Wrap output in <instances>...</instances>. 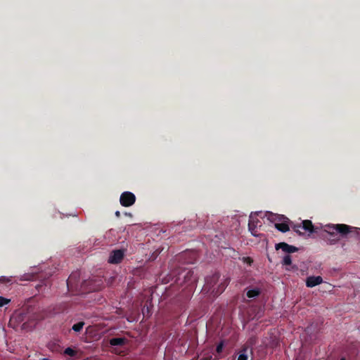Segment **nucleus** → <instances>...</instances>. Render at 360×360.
Segmentation results:
<instances>
[{"mask_svg":"<svg viewBox=\"0 0 360 360\" xmlns=\"http://www.w3.org/2000/svg\"><path fill=\"white\" fill-rule=\"evenodd\" d=\"M219 277V273H215L211 276H207L205 278V283L202 288L203 292L210 293L213 297H217L221 294L228 285L229 280L228 278L224 279L217 285Z\"/></svg>","mask_w":360,"mask_h":360,"instance_id":"1","label":"nucleus"},{"mask_svg":"<svg viewBox=\"0 0 360 360\" xmlns=\"http://www.w3.org/2000/svg\"><path fill=\"white\" fill-rule=\"evenodd\" d=\"M353 226L345 224H328L324 226L323 231L332 237L336 236L337 233H339L342 237H345L347 234L353 233Z\"/></svg>","mask_w":360,"mask_h":360,"instance_id":"2","label":"nucleus"},{"mask_svg":"<svg viewBox=\"0 0 360 360\" xmlns=\"http://www.w3.org/2000/svg\"><path fill=\"white\" fill-rule=\"evenodd\" d=\"M197 277L194 274L193 270H184L179 272L174 280V283L177 285L187 284L191 285L195 283Z\"/></svg>","mask_w":360,"mask_h":360,"instance_id":"3","label":"nucleus"},{"mask_svg":"<svg viewBox=\"0 0 360 360\" xmlns=\"http://www.w3.org/2000/svg\"><path fill=\"white\" fill-rule=\"evenodd\" d=\"M292 229L299 235L303 234V233L301 232L300 229H302L304 231L309 232L310 233L316 232L311 221L307 219L302 221V224L294 225Z\"/></svg>","mask_w":360,"mask_h":360,"instance_id":"4","label":"nucleus"},{"mask_svg":"<svg viewBox=\"0 0 360 360\" xmlns=\"http://www.w3.org/2000/svg\"><path fill=\"white\" fill-rule=\"evenodd\" d=\"M136 201V196L134 193L129 191H125L120 195V202L124 207H129L134 204Z\"/></svg>","mask_w":360,"mask_h":360,"instance_id":"5","label":"nucleus"},{"mask_svg":"<svg viewBox=\"0 0 360 360\" xmlns=\"http://www.w3.org/2000/svg\"><path fill=\"white\" fill-rule=\"evenodd\" d=\"M124 256V251L123 250H113L108 258V262L110 264H120Z\"/></svg>","mask_w":360,"mask_h":360,"instance_id":"6","label":"nucleus"},{"mask_svg":"<svg viewBox=\"0 0 360 360\" xmlns=\"http://www.w3.org/2000/svg\"><path fill=\"white\" fill-rule=\"evenodd\" d=\"M258 224H261L260 221L256 217L250 214L248 222V228L251 233L255 236L257 235L256 229L258 226Z\"/></svg>","mask_w":360,"mask_h":360,"instance_id":"7","label":"nucleus"},{"mask_svg":"<svg viewBox=\"0 0 360 360\" xmlns=\"http://www.w3.org/2000/svg\"><path fill=\"white\" fill-rule=\"evenodd\" d=\"M276 250L281 249L283 252L287 253H293L298 250V248L295 246L289 245L284 242L276 244Z\"/></svg>","mask_w":360,"mask_h":360,"instance_id":"8","label":"nucleus"},{"mask_svg":"<svg viewBox=\"0 0 360 360\" xmlns=\"http://www.w3.org/2000/svg\"><path fill=\"white\" fill-rule=\"evenodd\" d=\"M323 282V278L320 276H309L307 278L306 285L309 288L314 287L321 284Z\"/></svg>","mask_w":360,"mask_h":360,"instance_id":"9","label":"nucleus"},{"mask_svg":"<svg viewBox=\"0 0 360 360\" xmlns=\"http://www.w3.org/2000/svg\"><path fill=\"white\" fill-rule=\"evenodd\" d=\"M79 278V274L77 273L72 274L69 278H68L66 283L67 286L69 290H70L72 288H73V285L76 282H77V280Z\"/></svg>","mask_w":360,"mask_h":360,"instance_id":"10","label":"nucleus"},{"mask_svg":"<svg viewBox=\"0 0 360 360\" xmlns=\"http://www.w3.org/2000/svg\"><path fill=\"white\" fill-rule=\"evenodd\" d=\"M127 340L124 338H114L110 340V345L112 346H121L126 344Z\"/></svg>","mask_w":360,"mask_h":360,"instance_id":"11","label":"nucleus"},{"mask_svg":"<svg viewBox=\"0 0 360 360\" xmlns=\"http://www.w3.org/2000/svg\"><path fill=\"white\" fill-rule=\"evenodd\" d=\"M275 227L280 231L285 233L289 231V226L286 223H277L275 224Z\"/></svg>","mask_w":360,"mask_h":360,"instance_id":"12","label":"nucleus"},{"mask_svg":"<svg viewBox=\"0 0 360 360\" xmlns=\"http://www.w3.org/2000/svg\"><path fill=\"white\" fill-rule=\"evenodd\" d=\"M224 349V342L221 341L216 347V354H214V359H219L221 358L220 354L222 352Z\"/></svg>","mask_w":360,"mask_h":360,"instance_id":"13","label":"nucleus"},{"mask_svg":"<svg viewBox=\"0 0 360 360\" xmlns=\"http://www.w3.org/2000/svg\"><path fill=\"white\" fill-rule=\"evenodd\" d=\"M260 294V290L259 289H252L249 290L246 295L249 298H254L255 297H257Z\"/></svg>","mask_w":360,"mask_h":360,"instance_id":"14","label":"nucleus"},{"mask_svg":"<svg viewBox=\"0 0 360 360\" xmlns=\"http://www.w3.org/2000/svg\"><path fill=\"white\" fill-rule=\"evenodd\" d=\"M84 326V322L80 321V322H78V323L74 324L72 327V329L75 332H80L82 330V329L83 328Z\"/></svg>","mask_w":360,"mask_h":360,"instance_id":"15","label":"nucleus"},{"mask_svg":"<svg viewBox=\"0 0 360 360\" xmlns=\"http://www.w3.org/2000/svg\"><path fill=\"white\" fill-rule=\"evenodd\" d=\"M248 349L244 347L240 352L239 356L238 357V360H248V354H247Z\"/></svg>","mask_w":360,"mask_h":360,"instance_id":"16","label":"nucleus"},{"mask_svg":"<svg viewBox=\"0 0 360 360\" xmlns=\"http://www.w3.org/2000/svg\"><path fill=\"white\" fill-rule=\"evenodd\" d=\"M13 278L12 276L6 277V276H0V283L7 284V283H12Z\"/></svg>","mask_w":360,"mask_h":360,"instance_id":"17","label":"nucleus"},{"mask_svg":"<svg viewBox=\"0 0 360 360\" xmlns=\"http://www.w3.org/2000/svg\"><path fill=\"white\" fill-rule=\"evenodd\" d=\"M282 264L285 266L290 265L292 264L291 257L289 255L284 256Z\"/></svg>","mask_w":360,"mask_h":360,"instance_id":"18","label":"nucleus"},{"mask_svg":"<svg viewBox=\"0 0 360 360\" xmlns=\"http://www.w3.org/2000/svg\"><path fill=\"white\" fill-rule=\"evenodd\" d=\"M64 354L70 356H74L76 354V352L71 347H67L64 351Z\"/></svg>","mask_w":360,"mask_h":360,"instance_id":"19","label":"nucleus"},{"mask_svg":"<svg viewBox=\"0 0 360 360\" xmlns=\"http://www.w3.org/2000/svg\"><path fill=\"white\" fill-rule=\"evenodd\" d=\"M10 302V299H7L6 297L0 296V307L8 304Z\"/></svg>","mask_w":360,"mask_h":360,"instance_id":"20","label":"nucleus"},{"mask_svg":"<svg viewBox=\"0 0 360 360\" xmlns=\"http://www.w3.org/2000/svg\"><path fill=\"white\" fill-rule=\"evenodd\" d=\"M339 241V238L336 236L332 237L331 238L328 239V243L330 245H335Z\"/></svg>","mask_w":360,"mask_h":360,"instance_id":"21","label":"nucleus"},{"mask_svg":"<svg viewBox=\"0 0 360 360\" xmlns=\"http://www.w3.org/2000/svg\"><path fill=\"white\" fill-rule=\"evenodd\" d=\"M243 262L249 266H251L253 263V259L250 257H245L243 258Z\"/></svg>","mask_w":360,"mask_h":360,"instance_id":"22","label":"nucleus"},{"mask_svg":"<svg viewBox=\"0 0 360 360\" xmlns=\"http://www.w3.org/2000/svg\"><path fill=\"white\" fill-rule=\"evenodd\" d=\"M142 312H143V316H150V309L148 307H146V306H144L143 309H142Z\"/></svg>","mask_w":360,"mask_h":360,"instance_id":"23","label":"nucleus"},{"mask_svg":"<svg viewBox=\"0 0 360 360\" xmlns=\"http://www.w3.org/2000/svg\"><path fill=\"white\" fill-rule=\"evenodd\" d=\"M34 275H33V274H27V275H24L22 276V278H21V280L30 281V280L34 279Z\"/></svg>","mask_w":360,"mask_h":360,"instance_id":"24","label":"nucleus"},{"mask_svg":"<svg viewBox=\"0 0 360 360\" xmlns=\"http://www.w3.org/2000/svg\"><path fill=\"white\" fill-rule=\"evenodd\" d=\"M352 235L358 237L360 236V228L358 227H354L353 228V233H352Z\"/></svg>","mask_w":360,"mask_h":360,"instance_id":"25","label":"nucleus"},{"mask_svg":"<svg viewBox=\"0 0 360 360\" xmlns=\"http://www.w3.org/2000/svg\"><path fill=\"white\" fill-rule=\"evenodd\" d=\"M115 214L117 217H120L121 216V213L120 211H116Z\"/></svg>","mask_w":360,"mask_h":360,"instance_id":"26","label":"nucleus"},{"mask_svg":"<svg viewBox=\"0 0 360 360\" xmlns=\"http://www.w3.org/2000/svg\"><path fill=\"white\" fill-rule=\"evenodd\" d=\"M212 359V356H210L207 359L210 360Z\"/></svg>","mask_w":360,"mask_h":360,"instance_id":"27","label":"nucleus"},{"mask_svg":"<svg viewBox=\"0 0 360 360\" xmlns=\"http://www.w3.org/2000/svg\"><path fill=\"white\" fill-rule=\"evenodd\" d=\"M340 360H345V358H342Z\"/></svg>","mask_w":360,"mask_h":360,"instance_id":"28","label":"nucleus"}]
</instances>
